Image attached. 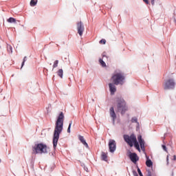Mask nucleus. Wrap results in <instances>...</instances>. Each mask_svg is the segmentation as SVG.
<instances>
[{
    "label": "nucleus",
    "mask_w": 176,
    "mask_h": 176,
    "mask_svg": "<svg viewBox=\"0 0 176 176\" xmlns=\"http://www.w3.org/2000/svg\"><path fill=\"white\" fill-rule=\"evenodd\" d=\"M64 126V113L60 112L57 118L55 123V129L53 135V148L56 149L57 148V144H58V140L60 139V134L63 131V127Z\"/></svg>",
    "instance_id": "nucleus-1"
},
{
    "label": "nucleus",
    "mask_w": 176,
    "mask_h": 176,
    "mask_svg": "<svg viewBox=\"0 0 176 176\" xmlns=\"http://www.w3.org/2000/svg\"><path fill=\"white\" fill-rule=\"evenodd\" d=\"M116 105V112H119L121 115H124L129 111V107L126 100L122 96H117L115 99Z\"/></svg>",
    "instance_id": "nucleus-2"
},
{
    "label": "nucleus",
    "mask_w": 176,
    "mask_h": 176,
    "mask_svg": "<svg viewBox=\"0 0 176 176\" xmlns=\"http://www.w3.org/2000/svg\"><path fill=\"white\" fill-rule=\"evenodd\" d=\"M124 140L131 148L134 146L138 152H141V148H140V142L137 141V138L134 134H131L130 136L129 135H124Z\"/></svg>",
    "instance_id": "nucleus-3"
},
{
    "label": "nucleus",
    "mask_w": 176,
    "mask_h": 176,
    "mask_svg": "<svg viewBox=\"0 0 176 176\" xmlns=\"http://www.w3.org/2000/svg\"><path fill=\"white\" fill-rule=\"evenodd\" d=\"M111 80L116 86H123L124 83H126V76L123 73H116L111 76Z\"/></svg>",
    "instance_id": "nucleus-4"
},
{
    "label": "nucleus",
    "mask_w": 176,
    "mask_h": 176,
    "mask_svg": "<svg viewBox=\"0 0 176 176\" xmlns=\"http://www.w3.org/2000/svg\"><path fill=\"white\" fill-rule=\"evenodd\" d=\"M32 151L35 153H47V146L43 143L36 144L32 147Z\"/></svg>",
    "instance_id": "nucleus-5"
},
{
    "label": "nucleus",
    "mask_w": 176,
    "mask_h": 176,
    "mask_svg": "<svg viewBox=\"0 0 176 176\" xmlns=\"http://www.w3.org/2000/svg\"><path fill=\"white\" fill-rule=\"evenodd\" d=\"M174 89H175V80L174 78L166 80L164 83V89L174 90Z\"/></svg>",
    "instance_id": "nucleus-6"
},
{
    "label": "nucleus",
    "mask_w": 176,
    "mask_h": 176,
    "mask_svg": "<svg viewBox=\"0 0 176 176\" xmlns=\"http://www.w3.org/2000/svg\"><path fill=\"white\" fill-rule=\"evenodd\" d=\"M128 156L131 162H132V163H133L134 164H137V162L140 160V157L135 153H131V151H129Z\"/></svg>",
    "instance_id": "nucleus-7"
},
{
    "label": "nucleus",
    "mask_w": 176,
    "mask_h": 176,
    "mask_svg": "<svg viewBox=\"0 0 176 176\" xmlns=\"http://www.w3.org/2000/svg\"><path fill=\"white\" fill-rule=\"evenodd\" d=\"M109 149L111 153H113L116 151V142L115 140H109Z\"/></svg>",
    "instance_id": "nucleus-8"
},
{
    "label": "nucleus",
    "mask_w": 176,
    "mask_h": 176,
    "mask_svg": "<svg viewBox=\"0 0 176 176\" xmlns=\"http://www.w3.org/2000/svg\"><path fill=\"white\" fill-rule=\"evenodd\" d=\"M77 31L80 36H82L83 35V32L85 31V25H83V23H82V21L77 23Z\"/></svg>",
    "instance_id": "nucleus-9"
},
{
    "label": "nucleus",
    "mask_w": 176,
    "mask_h": 176,
    "mask_svg": "<svg viewBox=\"0 0 176 176\" xmlns=\"http://www.w3.org/2000/svg\"><path fill=\"white\" fill-rule=\"evenodd\" d=\"M138 141L140 144V146L143 152H145V141L142 139V135L138 136Z\"/></svg>",
    "instance_id": "nucleus-10"
},
{
    "label": "nucleus",
    "mask_w": 176,
    "mask_h": 176,
    "mask_svg": "<svg viewBox=\"0 0 176 176\" xmlns=\"http://www.w3.org/2000/svg\"><path fill=\"white\" fill-rule=\"evenodd\" d=\"M110 116L112 118L113 124H115V120H116V113H115V109L111 107L109 109Z\"/></svg>",
    "instance_id": "nucleus-11"
},
{
    "label": "nucleus",
    "mask_w": 176,
    "mask_h": 176,
    "mask_svg": "<svg viewBox=\"0 0 176 176\" xmlns=\"http://www.w3.org/2000/svg\"><path fill=\"white\" fill-rule=\"evenodd\" d=\"M109 91L111 96L116 93V85L115 83H109Z\"/></svg>",
    "instance_id": "nucleus-12"
},
{
    "label": "nucleus",
    "mask_w": 176,
    "mask_h": 176,
    "mask_svg": "<svg viewBox=\"0 0 176 176\" xmlns=\"http://www.w3.org/2000/svg\"><path fill=\"white\" fill-rule=\"evenodd\" d=\"M78 140L86 148H89V144L86 142V140H85V137L82 135H78Z\"/></svg>",
    "instance_id": "nucleus-13"
},
{
    "label": "nucleus",
    "mask_w": 176,
    "mask_h": 176,
    "mask_svg": "<svg viewBox=\"0 0 176 176\" xmlns=\"http://www.w3.org/2000/svg\"><path fill=\"white\" fill-rule=\"evenodd\" d=\"M146 166L147 167H152V166H153V162H152V160H151V159H149V156L146 155Z\"/></svg>",
    "instance_id": "nucleus-14"
},
{
    "label": "nucleus",
    "mask_w": 176,
    "mask_h": 176,
    "mask_svg": "<svg viewBox=\"0 0 176 176\" xmlns=\"http://www.w3.org/2000/svg\"><path fill=\"white\" fill-rule=\"evenodd\" d=\"M101 159L104 162H107L108 156L107 155V153H105L104 152H102Z\"/></svg>",
    "instance_id": "nucleus-15"
},
{
    "label": "nucleus",
    "mask_w": 176,
    "mask_h": 176,
    "mask_svg": "<svg viewBox=\"0 0 176 176\" xmlns=\"http://www.w3.org/2000/svg\"><path fill=\"white\" fill-rule=\"evenodd\" d=\"M7 21H8V23H14V24H16V23H17L16 19H14V18H13V17H10V18L7 20Z\"/></svg>",
    "instance_id": "nucleus-16"
},
{
    "label": "nucleus",
    "mask_w": 176,
    "mask_h": 176,
    "mask_svg": "<svg viewBox=\"0 0 176 176\" xmlns=\"http://www.w3.org/2000/svg\"><path fill=\"white\" fill-rule=\"evenodd\" d=\"M57 74L60 76V78H63V76L64 75V71L63 70V69H60L59 70H58Z\"/></svg>",
    "instance_id": "nucleus-17"
},
{
    "label": "nucleus",
    "mask_w": 176,
    "mask_h": 176,
    "mask_svg": "<svg viewBox=\"0 0 176 176\" xmlns=\"http://www.w3.org/2000/svg\"><path fill=\"white\" fill-rule=\"evenodd\" d=\"M7 52L10 54L13 53V47H12V45H7Z\"/></svg>",
    "instance_id": "nucleus-18"
},
{
    "label": "nucleus",
    "mask_w": 176,
    "mask_h": 176,
    "mask_svg": "<svg viewBox=\"0 0 176 176\" xmlns=\"http://www.w3.org/2000/svg\"><path fill=\"white\" fill-rule=\"evenodd\" d=\"M36 3H38V0H31L30 5V6L34 7V6H36Z\"/></svg>",
    "instance_id": "nucleus-19"
},
{
    "label": "nucleus",
    "mask_w": 176,
    "mask_h": 176,
    "mask_svg": "<svg viewBox=\"0 0 176 176\" xmlns=\"http://www.w3.org/2000/svg\"><path fill=\"white\" fill-rule=\"evenodd\" d=\"M58 67V60H56L54 62L52 71H54V68H57Z\"/></svg>",
    "instance_id": "nucleus-20"
},
{
    "label": "nucleus",
    "mask_w": 176,
    "mask_h": 176,
    "mask_svg": "<svg viewBox=\"0 0 176 176\" xmlns=\"http://www.w3.org/2000/svg\"><path fill=\"white\" fill-rule=\"evenodd\" d=\"M99 63H100V65H102V67H107V63H105L104 60L100 58L99 59Z\"/></svg>",
    "instance_id": "nucleus-21"
},
{
    "label": "nucleus",
    "mask_w": 176,
    "mask_h": 176,
    "mask_svg": "<svg viewBox=\"0 0 176 176\" xmlns=\"http://www.w3.org/2000/svg\"><path fill=\"white\" fill-rule=\"evenodd\" d=\"M131 122V123H138V118L137 117H133Z\"/></svg>",
    "instance_id": "nucleus-22"
},
{
    "label": "nucleus",
    "mask_w": 176,
    "mask_h": 176,
    "mask_svg": "<svg viewBox=\"0 0 176 176\" xmlns=\"http://www.w3.org/2000/svg\"><path fill=\"white\" fill-rule=\"evenodd\" d=\"M71 126H72V121L69 122V126L67 128V133H71Z\"/></svg>",
    "instance_id": "nucleus-23"
},
{
    "label": "nucleus",
    "mask_w": 176,
    "mask_h": 176,
    "mask_svg": "<svg viewBox=\"0 0 176 176\" xmlns=\"http://www.w3.org/2000/svg\"><path fill=\"white\" fill-rule=\"evenodd\" d=\"M25 61H27V56H25V57L23 58V62H22L21 69L23 68V67H24V64H25Z\"/></svg>",
    "instance_id": "nucleus-24"
},
{
    "label": "nucleus",
    "mask_w": 176,
    "mask_h": 176,
    "mask_svg": "<svg viewBox=\"0 0 176 176\" xmlns=\"http://www.w3.org/2000/svg\"><path fill=\"white\" fill-rule=\"evenodd\" d=\"M137 169H138V173L139 175L144 176V175H142V172H141V169H140V167H138V166H137Z\"/></svg>",
    "instance_id": "nucleus-25"
},
{
    "label": "nucleus",
    "mask_w": 176,
    "mask_h": 176,
    "mask_svg": "<svg viewBox=\"0 0 176 176\" xmlns=\"http://www.w3.org/2000/svg\"><path fill=\"white\" fill-rule=\"evenodd\" d=\"M99 43H102L103 45H105V43H107V40L102 38L99 41Z\"/></svg>",
    "instance_id": "nucleus-26"
},
{
    "label": "nucleus",
    "mask_w": 176,
    "mask_h": 176,
    "mask_svg": "<svg viewBox=\"0 0 176 176\" xmlns=\"http://www.w3.org/2000/svg\"><path fill=\"white\" fill-rule=\"evenodd\" d=\"M132 173H133V176H138V173H137V171L135 170H133Z\"/></svg>",
    "instance_id": "nucleus-27"
},
{
    "label": "nucleus",
    "mask_w": 176,
    "mask_h": 176,
    "mask_svg": "<svg viewBox=\"0 0 176 176\" xmlns=\"http://www.w3.org/2000/svg\"><path fill=\"white\" fill-rule=\"evenodd\" d=\"M162 149H164L165 151V152H167V147L166 146V145L162 144Z\"/></svg>",
    "instance_id": "nucleus-28"
},
{
    "label": "nucleus",
    "mask_w": 176,
    "mask_h": 176,
    "mask_svg": "<svg viewBox=\"0 0 176 176\" xmlns=\"http://www.w3.org/2000/svg\"><path fill=\"white\" fill-rule=\"evenodd\" d=\"M136 129L137 130H140V122H137Z\"/></svg>",
    "instance_id": "nucleus-29"
},
{
    "label": "nucleus",
    "mask_w": 176,
    "mask_h": 176,
    "mask_svg": "<svg viewBox=\"0 0 176 176\" xmlns=\"http://www.w3.org/2000/svg\"><path fill=\"white\" fill-rule=\"evenodd\" d=\"M146 176H152V173L151 171H148Z\"/></svg>",
    "instance_id": "nucleus-30"
},
{
    "label": "nucleus",
    "mask_w": 176,
    "mask_h": 176,
    "mask_svg": "<svg viewBox=\"0 0 176 176\" xmlns=\"http://www.w3.org/2000/svg\"><path fill=\"white\" fill-rule=\"evenodd\" d=\"M152 6H155V0H151Z\"/></svg>",
    "instance_id": "nucleus-31"
},
{
    "label": "nucleus",
    "mask_w": 176,
    "mask_h": 176,
    "mask_svg": "<svg viewBox=\"0 0 176 176\" xmlns=\"http://www.w3.org/2000/svg\"><path fill=\"white\" fill-rule=\"evenodd\" d=\"M143 1L145 2V3L146 5H148L149 3V1H148V0H143Z\"/></svg>",
    "instance_id": "nucleus-32"
},
{
    "label": "nucleus",
    "mask_w": 176,
    "mask_h": 176,
    "mask_svg": "<svg viewBox=\"0 0 176 176\" xmlns=\"http://www.w3.org/2000/svg\"><path fill=\"white\" fill-rule=\"evenodd\" d=\"M81 166L85 168V167H86V165H85V163H81Z\"/></svg>",
    "instance_id": "nucleus-33"
},
{
    "label": "nucleus",
    "mask_w": 176,
    "mask_h": 176,
    "mask_svg": "<svg viewBox=\"0 0 176 176\" xmlns=\"http://www.w3.org/2000/svg\"><path fill=\"white\" fill-rule=\"evenodd\" d=\"M84 170H85V171H87V170H88L87 167L85 166V167H84Z\"/></svg>",
    "instance_id": "nucleus-34"
},
{
    "label": "nucleus",
    "mask_w": 176,
    "mask_h": 176,
    "mask_svg": "<svg viewBox=\"0 0 176 176\" xmlns=\"http://www.w3.org/2000/svg\"><path fill=\"white\" fill-rule=\"evenodd\" d=\"M166 161H167V164H168V156H167Z\"/></svg>",
    "instance_id": "nucleus-35"
},
{
    "label": "nucleus",
    "mask_w": 176,
    "mask_h": 176,
    "mask_svg": "<svg viewBox=\"0 0 176 176\" xmlns=\"http://www.w3.org/2000/svg\"><path fill=\"white\" fill-rule=\"evenodd\" d=\"M173 160H176V156L175 155L173 156Z\"/></svg>",
    "instance_id": "nucleus-36"
},
{
    "label": "nucleus",
    "mask_w": 176,
    "mask_h": 176,
    "mask_svg": "<svg viewBox=\"0 0 176 176\" xmlns=\"http://www.w3.org/2000/svg\"><path fill=\"white\" fill-rule=\"evenodd\" d=\"M2 162V160L0 159V163H1Z\"/></svg>",
    "instance_id": "nucleus-37"
},
{
    "label": "nucleus",
    "mask_w": 176,
    "mask_h": 176,
    "mask_svg": "<svg viewBox=\"0 0 176 176\" xmlns=\"http://www.w3.org/2000/svg\"><path fill=\"white\" fill-rule=\"evenodd\" d=\"M12 76H14V75H13V74H12Z\"/></svg>",
    "instance_id": "nucleus-38"
}]
</instances>
